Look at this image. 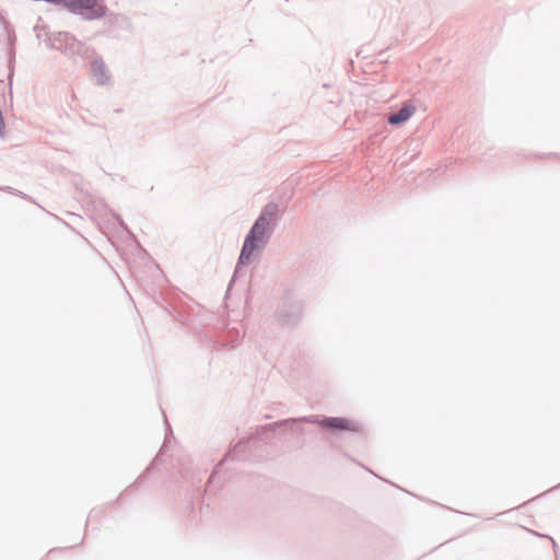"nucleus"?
I'll return each instance as SVG.
<instances>
[{"label":"nucleus","instance_id":"nucleus-1","mask_svg":"<svg viewBox=\"0 0 560 560\" xmlns=\"http://www.w3.org/2000/svg\"><path fill=\"white\" fill-rule=\"evenodd\" d=\"M65 5L73 12H86L88 19H98L106 12L100 0H66Z\"/></svg>","mask_w":560,"mask_h":560},{"label":"nucleus","instance_id":"nucleus-2","mask_svg":"<svg viewBox=\"0 0 560 560\" xmlns=\"http://www.w3.org/2000/svg\"><path fill=\"white\" fill-rule=\"evenodd\" d=\"M415 113V107L410 105H405L399 109L398 113H395L388 117V122L390 125H399L407 121Z\"/></svg>","mask_w":560,"mask_h":560},{"label":"nucleus","instance_id":"nucleus-3","mask_svg":"<svg viewBox=\"0 0 560 560\" xmlns=\"http://www.w3.org/2000/svg\"><path fill=\"white\" fill-rule=\"evenodd\" d=\"M270 225V218H266V215H260L258 220L255 222L252 228L249 235L257 240H260L262 235L267 232Z\"/></svg>","mask_w":560,"mask_h":560},{"label":"nucleus","instance_id":"nucleus-4","mask_svg":"<svg viewBox=\"0 0 560 560\" xmlns=\"http://www.w3.org/2000/svg\"><path fill=\"white\" fill-rule=\"evenodd\" d=\"M323 424L339 430H354V423L345 418H329L323 421Z\"/></svg>","mask_w":560,"mask_h":560},{"label":"nucleus","instance_id":"nucleus-5","mask_svg":"<svg viewBox=\"0 0 560 560\" xmlns=\"http://www.w3.org/2000/svg\"><path fill=\"white\" fill-rule=\"evenodd\" d=\"M256 241H257V238L252 237L249 234L247 235L244 246H243V249H242V253H241V256H240V260L242 264L249 262L250 256L257 247Z\"/></svg>","mask_w":560,"mask_h":560},{"label":"nucleus","instance_id":"nucleus-6","mask_svg":"<svg viewBox=\"0 0 560 560\" xmlns=\"http://www.w3.org/2000/svg\"><path fill=\"white\" fill-rule=\"evenodd\" d=\"M277 211H278L277 205L269 203L265 207V209L260 215H266V218H270V221H271L273 215L277 213Z\"/></svg>","mask_w":560,"mask_h":560}]
</instances>
